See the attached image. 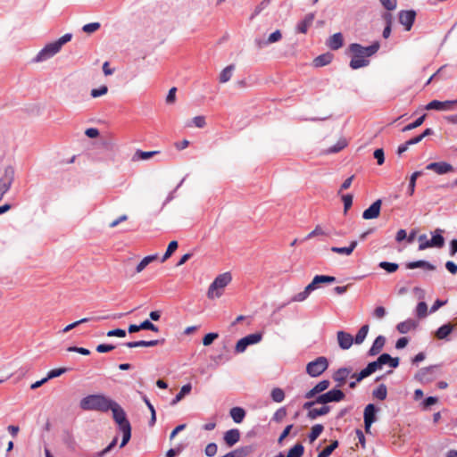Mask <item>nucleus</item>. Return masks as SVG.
<instances>
[{"label":"nucleus","instance_id":"nucleus-35","mask_svg":"<svg viewBox=\"0 0 457 457\" xmlns=\"http://www.w3.org/2000/svg\"><path fill=\"white\" fill-rule=\"evenodd\" d=\"M282 38V33L279 29L275 30L272 32L264 42H258L259 47H262L263 46L274 44L278 42Z\"/></svg>","mask_w":457,"mask_h":457},{"label":"nucleus","instance_id":"nucleus-60","mask_svg":"<svg viewBox=\"0 0 457 457\" xmlns=\"http://www.w3.org/2000/svg\"><path fill=\"white\" fill-rule=\"evenodd\" d=\"M218 446L215 443H210L206 445L204 453L208 457H213L217 453Z\"/></svg>","mask_w":457,"mask_h":457},{"label":"nucleus","instance_id":"nucleus-17","mask_svg":"<svg viewBox=\"0 0 457 457\" xmlns=\"http://www.w3.org/2000/svg\"><path fill=\"white\" fill-rule=\"evenodd\" d=\"M353 374V370L351 368L345 367L335 371L332 378L337 383V386H342L345 385L348 378H352Z\"/></svg>","mask_w":457,"mask_h":457},{"label":"nucleus","instance_id":"nucleus-24","mask_svg":"<svg viewBox=\"0 0 457 457\" xmlns=\"http://www.w3.org/2000/svg\"><path fill=\"white\" fill-rule=\"evenodd\" d=\"M385 343H386L385 337H383V336L377 337V338L374 340V342L369 351L370 355L374 356V355L378 354L381 352V350L383 349Z\"/></svg>","mask_w":457,"mask_h":457},{"label":"nucleus","instance_id":"nucleus-57","mask_svg":"<svg viewBox=\"0 0 457 457\" xmlns=\"http://www.w3.org/2000/svg\"><path fill=\"white\" fill-rule=\"evenodd\" d=\"M140 328L145 330H151L153 332H158L159 328L157 326H155L154 323H152L150 320H145L143 322L140 323Z\"/></svg>","mask_w":457,"mask_h":457},{"label":"nucleus","instance_id":"nucleus-51","mask_svg":"<svg viewBox=\"0 0 457 457\" xmlns=\"http://www.w3.org/2000/svg\"><path fill=\"white\" fill-rule=\"evenodd\" d=\"M379 267L388 273L395 272L398 270V264L394 262H381L379 263Z\"/></svg>","mask_w":457,"mask_h":457},{"label":"nucleus","instance_id":"nucleus-52","mask_svg":"<svg viewBox=\"0 0 457 457\" xmlns=\"http://www.w3.org/2000/svg\"><path fill=\"white\" fill-rule=\"evenodd\" d=\"M425 118H426V114H423L422 116H420V118H418L415 121H413L412 123H410L408 125H406L403 129V131L405 132V131H409V130H411V129H414L418 127H420L425 120Z\"/></svg>","mask_w":457,"mask_h":457},{"label":"nucleus","instance_id":"nucleus-15","mask_svg":"<svg viewBox=\"0 0 457 457\" xmlns=\"http://www.w3.org/2000/svg\"><path fill=\"white\" fill-rule=\"evenodd\" d=\"M382 368L381 363H379L378 359L377 361L370 362L365 369H363L361 372L358 374H353L352 378H356L357 381H361L363 378L369 377L372 373H374L376 370Z\"/></svg>","mask_w":457,"mask_h":457},{"label":"nucleus","instance_id":"nucleus-1","mask_svg":"<svg viewBox=\"0 0 457 457\" xmlns=\"http://www.w3.org/2000/svg\"><path fill=\"white\" fill-rule=\"evenodd\" d=\"M380 47L378 41L373 42L369 46H362L360 44L353 43L349 46V51L352 58L349 66L353 70H358L370 64L369 58L375 54Z\"/></svg>","mask_w":457,"mask_h":457},{"label":"nucleus","instance_id":"nucleus-9","mask_svg":"<svg viewBox=\"0 0 457 457\" xmlns=\"http://www.w3.org/2000/svg\"><path fill=\"white\" fill-rule=\"evenodd\" d=\"M442 232H443L442 229H439V228L436 229L432 238L429 240V243L420 244L419 250L422 251V250H425V249L430 248V247H436V248L443 247L445 245V238L441 235Z\"/></svg>","mask_w":457,"mask_h":457},{"label":"nucleus","instance_id":"nucleus-42","mask_svg":"<svg viewBox=\"0 0 457 457\" xmlns=\"http://www.w3.org/2000/svg\"><path fill=\"white\" fill-rule=\"evenodd\" d=\"M303 452V445L302 444H296L288 451L287 457H302Z\"/></svg>","mask_w":457,"mask_h":457},{"label":"nucleus","instance_id":"nucleus-63","mask_svg":"<svg viewBox=\"0 0 457 457\" xmlns=\"http://www.w3.org/2000/svg\"><path fill=\"white\" fill-rule=\"evenodd\" d=\"M373 154L374 158L377 159L378 164L382 165L385 162L384 150L382 148L376 149Z\"/></svg>","mask_w":457,"mask_h":457},{"label":"nucleus","instance_id":"nucleus-13","mask_svg":"<svg viewBox=\"0 0 457 457\" xmlns=\"http://www.w3.org/2000/svg\"><path fill=\"white\" fill-rule=\"evenodd\" d=\"M377 408L374 404L369 403L365 409H364V427L366 433H369L370 430L371 425L376 420V413H377Z\"/></svg>","mask_w":457,"mask_h":457},{"label":"nucleus","instance_id":"nucleus-41","mask_svg":"<svg viewBox=\"0 0 457 457\" xmlns=\"http://www.w3.org/2000/svg\"><path fill=\"white\" fill-rule=\"evenodd\" d=\"M373 396L378 400H385L387 395V389L384 384L379 385L372 393Z\"/></svg>","mask_w":457,"mask_h":457},{"label":"nucleus","instance_id":"nucleus-46","mask_svg":"<svg viewBox=\"0 0 457 457\" xmlns=\"http://www.w3.org/2000/svg\"><path fill=\"white\" fill-rule=\"evenodd\" d=\"M177 248H178L177 241L173 240V241L170 242L168 248H167L164 255L162 258V262H164L166 260H168L172 255V253L177 250Z\"/></svg>","mask_w":457,"mask_h":457},{"label":"nucleus","instance_id":"nucleus-55","mask_svg":"<svg viewBox=\"0 0 457 457\" xmlns=\"http://www.w3.org/2000/svg\"><path fill=\"white\" fill-rule=\"evenodd\" d=\"M118 442V438L114 437L112 441L109 444L108 446H106L104 450L96 453L95 454L96 457H104L105 454H107L109 452L112 450V448L116 445Z\"/></svg>","mask_w":457,"mask_h":457},{"label":"nucleus","instance_id":"nucleus-7","mask_svg":"<svg viewBox=\"0 0 457 457\" xmlns=\"http://www.w3.org/2000/svg\"><path fill=\"white\" fill-rule=\"evenodd\" d=\"M345 394L339 389H332L316 397V403L326 404L331 402H340L345 399Z\"/></svg>","mask_w":457,"mask_h":457},{"label":"nucleus","instance_id":"nucleus-54","mask_svg":"<svg viewBox=\"0 0 457 457\" xmlns=\"http://www.w3.org/2000/svg\"><path fill=\"white\" fill-rule=\"evenodd\" d=\"M416 313L419 318H424L428 314V305L425 302L418 303L416 308Z\"/></svg>","mask_w":457,"mask_h":457},{"label":"nucleus","instance_id":"nucleus-44","mask_svg":"<svg viewBox=\"0 0 457 457\" xmlns=\"http://www.w3.org/2000/svg\"><path fill=\"white\" fill-rule=\"evenodd\" d=\"M156 154H158L157 151L145 152V151L137 150L135 153L133 159L134 160H147V159H150L151 157H153L154 155H155Z\"/></svg>","mask_w":457,"mask_h":457},{"label":"nucleus","instance_id":"nucleus-5","mask_svg":"<svg viewBox=\"0 0 457 457\" xmlns=\"http://www.w3.org/2000/svg\"><path fill=\"white\" fill-rule=\"evenodd\" d=\"M232 277L229 272L220 274L209 286L207 297L209 299L219 298L222 295L225 287L231 282Z\"/></svg>","mask_w":457,"mask_h":457},{"label":"nucleus","instance_id":"nucleus-45","mask_svg":"<svg viewBox=\"0 0 457 457\" xmlns=\"http://www.w3.org/2000/svg\"><path fill=\"white\" fill-rule=\"evenodd\" d=\"M312 280L317 286H319L321 283H333L336 281V278L327 275H316Z\"/></svg>","mask_w":457,"mask_h":457},{"label":"nucleus","instance_id":"nucleus-59","mask_svg":"<svg viewBox=\"0 0 457 457\" xmlns=\"http://www.w3.org/2000/svg\"><path fill=\"white\" fill-rule=\"evenodd\" d=\"M219 337L218 333H208L203 338V345L204 346H208L212 344V342Z\"/></svg>","mask_w":457,"mask_h":457},{"label":"nucleus","instance_id":"nucleus-56","mask_svg":"<svg viewBox=\"0 0 457 457\" xmlns=\"http://www.w3.org/2000/svg\"><path fill=\"white\" fill-rule=\"evenodd\" d=\"M99 28H100L99 22H92V23L84 25L82 28V30L85 33L91 34V33L96 32L97 29H99Z\"/></svg>","mask_w":457,"mask_h":457},{"label":"nucleus","instance_id":"nucleus-8","mask_svg":"<svg viewBox=\"0 0 457 457\" xmlns=\"http://www.w3.org/2000/svg\"><path fill=\"white\" fill-rule=\"evenodd\" d=\"M262 335L261 333H253L239 339L236 345L235 350L237 353H243L250 345L257 344L262 340Z\"/></svg>","mask_w":457,"mask_h":457},{"label":"nucleus","instance_id":"nucleus-62","mask_svg":"<svg viewBox=\"0 0 457 457\" xmlns=\"http://www.w3.org/2000/svg\"><path fill=\"white\" fill-rule=\"evenodd\" d=\"M319 235H326V233L320 225H317L315 228L305 237V240H309Z\"/></svg>","mask_w":457,"mask_h":457},{"label":"nucleus","instance_id":"nucleus-61","mask_svg":"<svg viewBox=\"0 0 457 457\" xmlns=\"http://www.w3.org/2000/svg\"><path fill=\"white\" fill-rule=\"evenodd\" d=\"M107 91L108 87L106 86H101L99 88H94L91 90V96L96 98L105 95Z\"/></svg>","mask_w":457,"mask_h":457},{"label":"nucleus","instance_id":"nucleus-43","mask_svg":"<svg viewBox=\"0 0 457 457\" xmlns=\"http://www.w3.org/2000/svg\"><path fill=\"white\" fill-rule=\"evenodd\" d=\"M272 0H262L254 9L253 12L252 13L250 19L253 20L254 17L259 15L262 11L267 9L269 5L270 4Z\"/></svg>","mask_w":457,"mask_h":457},{"label":"nucleus","instance_id":"nucleus-40","mask_svg":"<svg viewBox=\"0 0 457 457\" xmlns=\"http://www.w3.org/2000/svg\"><path fill=\"white\" fill-rule=\"evenodd\" d=\"M324 427L321 424H316L312 428L311 433L309 434V440L311 443L314 442L320 435L322 433Z\"/></svg>","mask_w":457,"mask_h":457},{"label":"nucleus","instance_id":"nucleus-48","mask_svg":"<svg viewBox=\"0 0 457 457\" xmlns=\"http://www.w3.org/2000/svg\"><path fill=\"white\" fill-rule=\"evenodd\" d=\"M192 124L195 127L199 128V129L205 127V125H206L205 117L202 116V115L195 116V118H193L191 122L187 124V127H192Z\"/></svg>","mask_w":457,"mask_h":457},{"label":"nucleus","instance_id":"nucleus-12","mask_svg":"<svg viewBox=\"0 0 457 457\" xmlns=\"http://www.w3.org/2000/svg\"><path fill=\"white\" fill-rule=\"evenodd\" d=\"M399 22L404 27L406 31L411 30L416 18V12L414 10H403L400 11Z\"/></svg>","mask_w":457,"mask_h":457},{"label":"nucleus","instance_id":"nucleus-37","mask_svg":"<svg viewBox=\"0 0 457 457\" xmlns=\"http://www.w3.org/2000/svg\"><path fill=\"white\" fill-rule=\"evenodd\" d=\"M234 70H235L234 64H230L228 66H227L226 68H224L221 71L220 77H219L220 82V83L228 82L231 79Z\"/></svg>","mask_w":457,"mask_h":457},{"label":"nucleus","instance_id":"nucleus-36","mask_svg":"<svg viewBox=\"0 0 457 457\" xmlns=\"http://www.w3.org/2000/svg\"><path fill=\"white\" fill-rule=\"evenodd\" d=\"M252 451L253 449L251 446L240 447L227 453L226 457H245L252 453Z\"/></svg>","mask_w":457,"mask_h":457},{"label":"nucleus","instance_id":"nucleus-49","mask_svg":"<svg viewBox=\"0 0 457 457\" xmlns=\"http://www.w3.org/2000/svg\"><path fill=\"white\" fill-rule=\"evenodd\" d=\"M338 442L334 441L329 445L326 446L319 454L318 457H328L332 452L337 447Z\"/></svg>","mask_w":457,"mask_h":457},{"label":"nucleus","instance_id":"nucleus-27","mask_svg":"<svg viewBox=\"0 0 457 457\" xmlns=\"http://www.w3.org/2000/svg\"><path fill=\"white\" fill-rule=\"evenodd\" d=\"M357 245H358V242L353 240L350 243L349 246H345V247L333 246V247H331V251L333 253H336L338 254H344V255L349 256L352 254L353 250L356 248Z\"/></svg>","mask_w":457,"mask_h":457},{"label":"nucleus","instance_id":"nucleus-6","mask_svg":"<svg viewBox=\"0 0 457 457\" xmlns=\"http://www.w3.org/2000/svg\"><path fill=\"white\" fill-rule=\"evenodd\" d=\"M328 367V359L324 356L316 358L306 365V372L311 377L320 376Z\"/></svg>","mask_w":457,"mask_h":457},{"label":"nucleus","instance_id":"nucleus-14","mask_svg":"<svg viewBox=\"0 0 457 457\" xmlns=\"http://www.w3.org/2000/svg\"><path fill=\"white\" fill-rule=\"evenodd\" d=\"M457 104V99L453 101H438L433 100L429 102L426 106V110H436V111H449L453 110L454 105Z\"/></svg>","mask_w":457,"mask_h":457},{"label":"nucleus","instance_id":"nucleus-20","mask_svg":"<svg viewBox=\"0 0 457 457\" xmlns=\"http://www.w3.org/2000/svg\"><path fill=\"white\" fill-rule=\"evenodd\" d=\"M330 385L329 380L324 379L320 381L314 387H312L311 390H309L305 394V398L311 399L314 397L317 394H320L328 388Z\"/></svg>","mask_w":457,"mask_h":457},{"label":"nucleus","instance_id":"nucleus-23","mask_svg":"<svg viewBox=\"0 0 457 457\" xmlns=\"http://www.w3.org/2000/svg\"><path fill=\"white\" fill-rule=\"evenodd\" d=\"M344 38L341 33H335L328 40V46L332 50H338L343 46Z\"/></svg>","mask_w":457,"mask_h":457},{"label":"nucleus","instance_id":"nucleus-39","mask_svg":"<svg viewBox=\"0 0 457 457\" xmlns=\"http://www.w3.org/2000/svg\"><path fill=\"white\" fill-rule=\"evenodd\" d=\"M370 327L369 325H363L359 331L357 332L354 342L358 345L361 344L364 339L366 338L368 332H369Z\"/></svg>","mask_w":457,"mask_h":457},{"label":"nucleus","instance_id":"nucleus-34","mask_svg":"<svg viewBox=\"0 0 457 457\" xmlns=\"http://www.w3.org/2000/svg\"><path fill=\"white\" fill-rule=\"evenodd\" d=\"M157 258H158V254L157 253L144 257L141 260V262L137 265V267H136V273L142 272L146 268V266L148 264H150L154 261L157 260Z\"/></svg>","mask_w":457,"mask_h":457},{"label":"nucleus","instance_id":"nucleus-50","mask_svg":"<svg viewBox=\"0 0 457 457\" xmlns=\"http://www.w3.org/2000/svg\"><path fill=\"white\" fill-rule=\"evenodd\" d=\"M271 398L276 403H281L285 399V393L281 388H273L271 391Z\"/></svg>","mask_w":457,"mask_h":457},{"label":"nucleus","instance_id":"nucleus-64","mask_svg":"<svg viewBox=\"0 0 457 457\" xmlns=\"http://www.w3.org/2000/svg\"><path fill=\"white\" fill-rule=\"evenodd\" d=\"M381 4L387 10L393 11L396 8L397 1L396 0H379Z\"/></svg>","mask_w":457,"mask_h":457},{"label":"nucleus","instance_id":"nucleus-19","mask_svg":"<svg viewBox=\"0 0 457 457\" xmlns=\"http://www.w3.org/2000/svg\"><path fill=\"white\" fill-rule=\"evenodd\" d=\"M337 337L338 345L343 350L349 349L353 343V337L352 335L345 331H338L337 333Z\"/></svg>","mask_w":457,"mask_h":457},{"label":"nucleus","instance_id":"nucleus-53","mask_svg":"<svg viewBox=\"0 0 457 457\" xmlns=\"http://www.w3.org/2000/svg\"><path fill=\"white\" fill-rule=\"evenodd\" d=\"M385 20L386 21V26L383 30V37L385 38L389 37L391 33V23H392V15L390 13H386L384 15Z\"/></svg>","mask_w":457,"mask_h":457},{"label":"nucleus","instance_id":"nucleus-4","mask_svg":"<svg viewBox=\"0 0 457 457\" xmlns=\"http://www.w3.org/2000/svg\"><path fill=\"white\" fill-rule=\"evenodd\" d=\"M71 34H65L62 37H61L59 39L46 44L37 54V56L34 59L35 62H41L44 61H46L50 59L51 57L54 56L56 54H58L62 46L71 39Z\"/></svg>","mask_w":457,"mask_h":457},{"label":"nucleus","instance_id":"nucleus-11","mask_svg":"<svg viewBox=\"0 0 457 457\" xmlns=\"http://www.w3.org/2000/svg\"><path fill=\"white\" fill-rule=\"evenodd\" d=\"M426 169L434 171L437 175H444L455 170L454 167L446 162H430L426 166Z\"/></svg>","mask_w":457,"mask_h":457},{"label":"nucleus","instance_id":"nucleus-2","mask_svg":"<svg viewBox=\"0 0 457 457\" xmlns=\"http://www.w3.org/2000/svg\"><path fill=\"white\" fill-rule=\"evenodd\" d=\"M114 402L104 394H93L83 397L79 402V407L83 411L108 412Z\"/></svg>","mask_w":457,"mask_h":457},{"label":"nucleus","instance_id":"nucleus-22","mask_svg":"<svg viewBox=\"0 0 457 457\" xmlns=\"http://www.w3.org/2000/svg\"><path fill=\"white\" fill-rule=\"evenodd\" d=\"M109 318H110V316H98V317H92V318H83V319H81L79 320H77V321H75L73 323H71V324L67 325L63 328L62 332H64V333L69 332L70 330L75 328L79 325L86 323V322H88L90 320L98 321V320H107Z\"/></svg>","mask_w":457,"mask_h":457},{"label":"nucleus","instance_id":"nucleus-33","mask_svg":"<svg viewBox=\"0 0 457 457\" xmlns=\"http://www.w3.org/2000/svg\"><path fill=\"white\" fill-rule=\"evenodd\" d=\"M330 411V407L328 405H323L320 408H312L308 412V417L311 420H314L319 416H323L328 414Z\"/></svg>","mask_w":457,"mask_h":457},{"label":"nucleus","instance_id":"nucleus-3","mask_svg":"<svg viewBox=\"0 0 457 457\" xmlns=\"http://www.w3.org/2000/svg\"><path fill=\"white\" fill-rule=\"evenodd\" d=\"M110 411H112V418L114 421L117 423L120 431L122 433V441L120 445V447L122 448L130 440L131 426L127 419L126 412L117 402H114L112 403V408H110Z\"/></svg>","mask_w":457,"mask_h":457},{"label":"nucleus","instance_id":"nucleus-18","mask_svg":"<svg viewBox=\"0 0 457 457\" xmlns=\"http://www.w3.org/2000/svg\"><path fill=\"white\" fill-rule=\"evenodd\" d=\"M382 201L380 199L376 200L368 209H366L362 213V218L364 220H372L376 219L380 214Z\"/></svg>","mask_w":457,"mask_h":457},{"label":"nucleus","instance_id":"nucleus-29","mask_svg":"<svg viewBox=\"0 0 457 457\" xmlns=\"http://www.w3.org/2000/svg\"><path fill=\"white\" fill-rule=\"evenodd\" d=\"M230 417L236 423H241L245 417V411L241 407H233L229 411Z\"/></svg>","mask_w":457,"mask_h":457},{"label":"nucleus","instance_id":"nucleus-30","mask_svg":"<svg viewBox=\"0 0 457 457\" xmlns=\"http://www.w3.org/2000/svg\"><path fill=\"white\" fill-rule=\"evenodd\" d=\"M454 326L451 323L441 326L436 332V337L438 339L446 338L453 330Z\"/></svg>","mask_w":457,"mask_h":457},{"label":"nucleus","instance_id":"nucleus-32","mask_svg":"<svg viewBox=\"0 0 457 457\" xmlns=\"http://www.w3.org/2000/svg\"><path fill=\"white\" fill-rule=\"evenodd\" d=\"M407 269L413 270L416 268H424L428 270H436V267L429 263L427 261H416V262H411L406 264Z\"/></svg>","mask_w":457,"mask_h":457},{"label":"nucleus","instance_id":"nucleus-16","mask_svg":"<svg viewBox=\"0 0 457 457\" xmlns=\"http://www.w3.org/2000/svg\"><path fill=\"white\" fill-rule=\"evenodd\" d=\"M436 366L423 368L418 371L415 377L422 383L430 382L436 378Z\"/></svg>","mask_w":457,"mask_h":457},{"label":"nucleus","instance_id":"nucleus-47","mask_svg":"<svg viewBox=\"0 0 457 457\" xmlns=\"http://www.w3.org/2000/svg\"><path fill=\"white\" fill-rule=\"evenodd\" d=\"M421 174H422L421 171H415L411 174V179H410L409 187H408L409 195H413L414 190H415L416 180L420 176H421Z\"/></svg>","mask_w":457,"mask_h":457},{"label":"nucleus","instance_id":"nucleus-38","mask_svg":"<svg viewBox=\"0 0 457 457\" xmlns=\"http://www.w3.org/2000/svg\"><path fill=\"white\" fill-rule=\"evenodd\" d=\"M192 389V386L190 384L184 385L179 393L175 396V398L172 400L171 404H176L177 403L180 402L184 396L190 393Z\"/></svg>","mask_w":457,"mask_h":457},{"label":"nucleus","instance_id":"nucleus-28","mask_svg":"<svg viewBox=\"0 0 457 457\" xmlns=\"http://www.w3.org/2000/svg\"><path fill=\"white\" fill-rule=\"evenodd\" d=\"M378 359L382 366L388 364L392 368H396L399 365V358H393L388 353H382Z\"/></svg>","mask_w":457,"mask_h":457},{"label":"nucleus","instance_id":"nucleus-31","mask_svg":"<svg viewBox=\"0 0 457 457\" xmlns=\"http://www.w3.org/2000/svg\"><path fill=\"white\" fill-rule=\"evenodd\" d=\"M332 59H333V55L331 54H329V53L323 54L317 56L313 60V64L315 67H322V66L329 64L331 62Z\"/></svg>","mask_w":457,"mask_h":457},{"label":"nucleus","instance_id":"nucleus-10","mask_svg":"<svg viewBox=\"0 0 457 457\" xmlns=\"http://www.w3.org/2000/svg\"><path fill=\"white\" fill-rule=\"evenodd\" d=\"M14 179V170L12 166H8L4 169V173L2 179H0V193L4 195L10 189L11 185Z\"/></svg>","mask_w":457,"mask_h":457},{"label":"nucleus","instance_id":"nucleus-58","mask_svg":"<svg viewBox=\"0 0 457 457\" xmlns=\"http://www.w3.org/2000/svg\"><path fill=\"white\" fill-rule=\"evenodd\" d=\"M67 371V369L66 368H59V369H54V370H51L48 373H47V379H52V378H57L61 375H62L63 373H65Z\"/></svg>","mask_w":457,"mask_h":457},{"label":"nucleus","instance_id":"nucleus-25","mask_svg":"<svg viewBox=\"0 0 457 457\" xmlns=\"http://www.w3.org/2000/svg\"><path fill=\"white\" fill-rule=\"evenodd\" d=\"M314 21V14L308 13L303 21H301L296 27V30L300 33L305 34L309 29V27L312 24Z\"/></svg>","mask_w":457,"mask_h":457},{"label":"nucleus","instance_id":"nucleus-21","mask_svg":"<svg viewBox=\"0 0 457 457\" xmlns=\"http://www.w3.org/2000/svg\"><path fill=\"white\" fill-rule=\"evenodd\" d=\"M223 439L228 446L231 447L240 439V432L237 428H232L225 432Z\"/></svg>","mask_w":457,"mask_h":457},{"label":"nucleus","instance_id":"nucleus-26","mask_svg":"<svg viewBox=\"0 0 457 457\" xmlns=\"http://www.w3.org/2000/svg\"><path fill=\"white\" fill-rule=\"evenodd\" d=\"M418 323L414 320H407L403 322H400L396 328L401 334H406L411 330H413L417 328Z\"/></svg>","mask_w":457,"mask_h":457}]
</instances>
